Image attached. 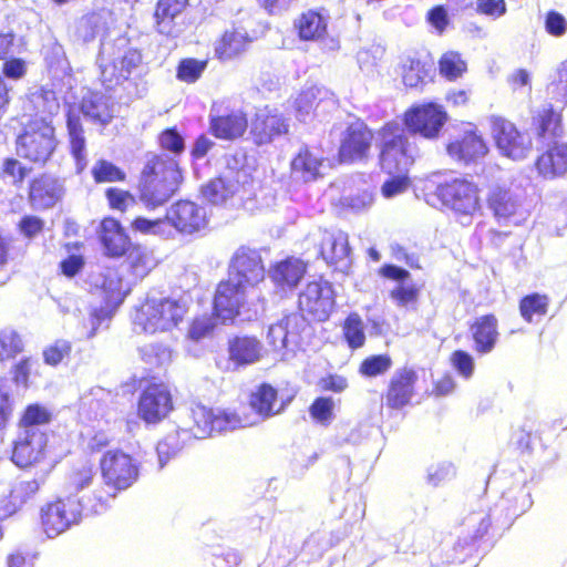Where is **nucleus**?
I'll list each match as a JSON object with an SVG mask.
<instances>
[{"instance_id":"f257e3e1","label":"nucleus","mask_w":567,"mask_h":567,"mask_svg":"<svg viewBox=\"0 0 567 567\" xmlns=\"http://www.w3.org/2000/svg\"><path fill=\"white\" fill-rule=\"evenodd\" d=\"M99 468L104 486L95 488L86 498V508L91 514L107 512L118 493L128 489L140 477V464L121 449L107 450L99 461Z\"/></svg>"},{"instance_id":"f03ea898","label":"nucleus","mask_w":567,"mask_h":567,"mask_svg":"<svg viewBox=\"0 0 567 567\" xmlns=\"http://www.w3.org/2000/svg\"><path fill=\"white\" fill-rule=\"evenodd\" d=\"M182 181V169L174 157L152 153L147 156L138 177V199L148 210H154L175 195Z\"/></svg>"},{"instance_id":"7ed1b4c3","label":"nucleus","mask_w":567,"mask_h":567,"mask_svg":"<svg viewBox=\"0 0 567 567\" xmlns=\"http://www.w3.org/2000/svg\"><path fill=\"white\" fill-rule=\"evenodd\" d=\"M58 145L55 127L44 117L30 118L14 137L16 155L37 168L52 161Z\"/></svg>"},{"instance_id":"20e7f679","label":"nucleus","mask_w":567,"mask_h":567,"mask_svg":"<svg viewBox=\"0 0 567 567\" xmlns=\"http://www.w3.org/2000/svg\"><path fill=\"white\" fill-rule=\"evenodd\" d=\"M246 287L233 279H221L215 288L212 310L213 316L223 324H231L239 317L250 319L266 309L267 299L259 295L250 300Z\"/></svg>"},{"instance_id":"39448f33","label":"nucleus","mask_w":567,"mask_h":567,"mask_svg":"<svg viewBox=\"0 0 567 567\" xmlns=\"http://www.w3.org/2000/svg\"><path fill=\"white\" fill-rule=\"evenodd\" d=\"M188 310L182 298H146L135 308L133 323L147 334L167 333L184 321Z\"/></svg>"},{"instance_id":"423d86ee","label":"nucleus","mask_w":567,"mask_h":567,"mask_svg":"<svg viewBox=\"0 0 567 567\" xmlns=\"http://www.w3.org/2000/svg\"><path fill=\"white\" fill-rule=\"evenodd\" d=\"M380 143L378 164L385 174L409 172L417 157V147L395 120L388 121L378 131Z\"/></svg>"},{"instance_id":"0eeeda50","label":"nucleus","mask_w":567,"mask_h":567,"mask_svg":"<svg viewBox=\"0 0 567 567\" xmlns=\"http://www.w3.org/2000/svg\"><path fill=\"white\" fill-rule=\"evenodd\" d=\"M480 194L478 185L466 178L440 183L434 190V196L443 207L452 210L457 217L468 218L481 210Z\"/></svg>"},{"instance_id":"6e6552de","label":"nucleus","mask_w":567,"mask_h":567,"mask_svg":"<svg viewBox=\"0 0 567 567\" xmlns=\"http://www.w3.org/2000/svg\"><path fill=\"white\" fill-rule=\"evenodd\" d=\"M189 417L192 421L189 431L197 439H207L216 433L234 431L245 426L243 419L235 411L215 410L202 403L192 405Z\"/></svg>"},{"instance_id":"1a4fd4ad","label":"nucleus","mask_w":567,"mask_h":567,"mask_svg":"<svg viewBox=\"0 0 567 567\" xmlns=\"http://www.w3.org/2000/svg\"><path fill=\"white\" fill-rule=\"evenodd\" d=\"M138 382L147 384L137 399L136 414L146 425L159 424L174 410L172 392L164 382H153L147 378H141Z\"/></svg>"},{"instance_id":"9d476101","label":"nucleus","mask_w":567,"mask_h":567,"mask_svg":"<svg viewBox=\"0 0 567 567\" xmlns=\"http://www.w3.org/2000/svg\"><path fill=\"white\" fill-rule=\"evenodd\" d=\"M374 131L361 118L347 124L341 132L337 159L340 164L367 162L371 155Z\"/></svg>"},{"instance_id":"9b49d317","label":"nucleus","mask_w":567,"mask_h":567,"mask_svg":"<svg viewBox=\"0 0 567 567\" xmlns=\"http://www.w3.org/2000/svg\"><path fill=\"white\" fill-rule=\"evenodd\" d=\"M336 293L331 282L322 278L308 281L298 295L297 309L305 318L323 322L334 307Z\"/></svg>"},{"instance_id":"f8f14e48","label":"nucleus","mask_w":567,"mask_h":567,"mask_svg":"<svg viewBox=\"0 0 567 567\" xmlns=\"http://www.w3.org/2000/svg\"><path fill=\"white\" fill-rule=\"evenodd\" d=\"M147 70L142 50L128 48L102 68L101 81L107 90H113L126 82L135 83L143 79Z\"/></svg>"},{"instance_id":"ddd939ff","label":"nucleus","mask_w":567,"mask_h":567,"mask_svg":"<svg viewBox=\"0 0 567 567\" xmlns=\"http://www.w3.org/2000/svg\"><path fill=\"white\" fill-rule=\"evenodd\" d=\"M447 120V113L442 105L426 102L406 109L402 114V126L411 134H417L426 140H435Z\"/></svg>"},{"instance_id":"4468645a","label":"nucleus","mask_w":567,"mask_h":567,"mask_svg":"<svg viewBox=\"0 0 567 567\" xmlns=\"http://www.w3.org/2000/svg\"><path fill=\"white\" fill-rule=\"evenodd\" d=\"M419 372L413 365H402L394 370L386 381L381 395L389 411H402L412 405L417 393Z\"/></svg>"},{"instance_id":"2eb2a0df","label":"nucleus","mask_w":567,"mask_h":567,"mask_svg":"<svg viewBox=\"0 0 567 567\" xmlns=\"http://www.w3.org/2000/svg\"><path fill=\"white\" fill-rule=\"evenodd\" d=\"M491 132L502 155L514 161L526 158L533 148L530 137L526 136L515 123L503 116H492Z\"/></svg>"},{"instance_id":"dca6fc26","label":"nucleus","mask_w":567,"mask_h":567,"mask_svg":"<svg viewBox=\"0 0 567 567\" xmlns=\"http://www.w3.org/2000/svg\"><path fill=\"white\" fill-rule=\"evenodd\" d=\"M227 278L240 282L251 290L266 279V268L260 252L247 246H240L231 256Z\"/></svg>"},{"instance_id":"f3484780","label":"nucleus","mask_w":567,"mask_h":567,"mask_svg":"<svg viewBox=\"0 0 567 567\" xmlns=\"http://www.w3.org/2000/svg\"><path fill=\"white\" fill-rule=\"evenodd\" d=\"M48 443V435L43 431H18L11 443L10 461L23 470L37 466L47 460Z\"/></svg>"},{"instance_id":"a211bd4d","label":"nucleus","mask_w":567,"mask_h":567,"mask_svg":"<svg viewBox=\"0 0 567 567\" xmlns=\"http://www.w3.org/2000/svg\"><path fill=\"white\" fill-rule=\"evenodd\" d=\"M248 128L252 144L264 146L287 135L289 122L280 111L266 105L255 112Z\"/></svg>"},{"instance_id":"6ab92c4d","label":"nucleus","mask_w":567,"mask_h":567,"mask_svg":"<svg viewBox=\"0 0 567 567\" xmlns=\"http://www.w3.org/2000/svg\"><path fill=\"white\" fill-rule=\"evenodd\" d=\"M40 516L43 532L53 538L80 522V504L73 498H59L47 504Z\"/></svg>"},{"instance_id":"aec40b11","label":"nucleus","mask_w":567,"mask_h":567,"mask_svg":"<svg viewBox=\"0 0 567 567\" xmlns=\"http://www.w3.org/2000/svg\"><path fill=\"white\" fill-rule=\"evenodd\" d=\"M165 219L178 233L192 235L204 229L207 225L205 209L195 202L179 199L166 212Z\"/></svg>"},{"instance_id":"412c9836","label":"nucleus","mask_w":567,"mask_h":567,"mask_svg":"<svg viewBox=\"0 0 567 567\" xmlns=\"http://www.w3.org/2000/svg\"><path fill=\"white\" fill-rule=\"evenodd\" d=\"M96 233L103 254L109 258L124 257L134 244L121 221L112 216L101 219Z\"/></svg>"},{"instance_id":"4be33fe9","label":"nucleus","mask_w":567,"mask_h":567,"mask_svg":"<svg viewBox=\"0 0 567 567\" xmlns=\"http://www.w3.org/2000/svg\"><path fill=\"white\" fill-rule=\"evenodd\" d=\"M63 195L62 181L48 173H41L29 182L28 202L37 210H47L54 207Z\"/></svg>"},{"instance_id":"5701e85b","label":"nucleus","mask_w":567,"mask_h":567,"mask_svg":"<svg viewBox=\"0 0 567 567\" xmlns=\"http://www.w3.org/2000/svg\"><path fill=\"white\" fill-rule=\"evenodd\" d=\"M209 133L217 140H241L249 127L248 114L243 109H228L225 113L209 116Z\"/></svg>"},{"instance_id":"b1692460","label":"nucleus","mask_w":567,"mask_h":567,"mask_svg":"<svg viewBox=\"0 0 567 567\" xmlns=\"http://www.w3.org/2000/svg\"><path fill=\"white\" fill-rule=\"evenodd\" d=\"M468 332L475 354L486 355L495 350L499 341L498 318L493 312L478 316L468 323Z\"/></svg>"},{"instance_id":"393cba45","label":"nucleus","mask_w":567,"mask_h":567,"mask_svg":"<svg viewBox=\"0 0 567 567\" xmlns=\"http://www.w3.org/2000/svg\"><path fill=\"white\" fill-rule=\"evenodd\" d=\"M228 361L235 369L245 368L259 362L264 357L261 340L255 334L237 333L227 339Z\"/></svg>"},{"instance_id":"a878e982","label":"nucleus","mask_w":567,"mask_h":567,"mask_svg":"<svg viewBox=\"0 0 567 567\" xmlns=\"http://www.w3.org/2000/svg\"><path fill=\"white\" fill-rule=\"evenodd\" d=\"M534 169L545 181L567 174V142L554 141L542 150L534 161Z\"/></svg>"},{"instance_id":"bb28decb","label":"nucleus","mask_w":567,"mask_h":567,"mask_svg":"<svg viewBox=\"0 0 567 567\" xmlns=\"http://www.w3.org/2000/svg\"><path fill=\"white\" fill-rule=\"evenodd\" d=\"M292 28L301 42H323L329 35V16L323 9H307L296 17Z\"/></svg>"},{"instance_id":"cd10ccee","label":"nucleus","mask_w":567,"mask_h":567,"mask_svg":"<svg viewBox=\"0 0 567 567\" xmlns=\"http://www.w3.org/2000/svg\"><path fill=\"white\" fill-rule=\"evenodd\" d=\"M447 155L464 164L475 163L488 153V146L482 134L476 130L465 131L445 146Z\"/></svg>"},{"instance_id":"c85d7f7f","label":"nucleus","mask_w":567,"mask_h":567,"mask_svg":"<svg viewBox=\"0 0 567 567\" xmlns=\"http://www.w3.org/2000/svg\"><path fill=\"white\" fill-rule=\"evenodd\" d=\"M308 264L300 258L288 256L274 262L269 268V277L276 288L292 291L305 278Z\"/></svg>"},{"instance_id":"c756f323","label":"nucleus","mask_w":567,"mask_h":567,"mask_svg":"<svg viewBox=\"0 0 567 567\" xmlns=\"http://www.w3.org/2000/svg\"><path fill=\"white\" fill-rule=\"evenodd\" d=\"M563 111L547 104L534 111L530 130L537 140H555L564 135Z\"/></svg>"},{"instance_id":"7c9ffc66","label":"nucleus","mask_w":567,"mask_h":567,"mask_svg":"<svg viewBox=\"0 0 567 567\" xmlns=\"http://www.w3.org/2000/svg\"><path fill=\"white\" fill-rule=\"evenodd\" d=\"M254 38L239 29L225 30L214 43V53L220 62H227L243 55Z\"/></svg>"},{"instance_id":"2f4dec72","label":"nucleus","mask_w":567,"mask_h":567,"mask_svg":"<svg viewBox=\"0 0 567 567\" xmlns=\"http://www.w3.org/2000/svg\"><path fill=\"white\" fill-rule=\"evenodd\" d=\"M324 157L310 146L303 145L290 161V173L305 183L315 182L323 176L321 168Z\"/></svg>"},{"instance_id":"473e14b6","label":"nucleus","mask_w":567,"mask_h":567,"mask_svg":"<svg viewBox=\"0 0 567 567\" xmlns=\"http://www.w3.org/2000/svg\"><path fill=\"white\" fill-rule=\"evenodd\" d=\"M433 62L417 53L406 55L400 63L402 83L408 89L424 86L431 79Z\"/></svg>"},{"instance_id":"72a5a7b5","label":"nucleus","mask_w":567,"mask_h":567,"mask_svg":"<svg viewBox=\"0 0 567 567\" xmlns=\"http://www.w3.org/2000/svg\"><path fill=\"white\" fill-rule=\"evenodd\" d=\"M488 209L498 223H508L520 208L518 197L507 187L495 186L487 195Z\"/></svg>"},{"instance_id":"f704fd0d","label":"nucleus","mask_w":567,"mask_h":567,"mask_svg":"<svg viewBox=\"0 0 567 567\" xmlns=\"http://www.w3.org/2000/svg\"><path fill=\"white\" fill-rule=\"evenodd\" d=\"M350 252L347 235L324 230L319 243V256L330 266L343 261Z\"/></svg>"},{"instance_id":"c9c22d12","label":"nucleus","mask_w":567,"mask_h":567,"mask_svg":"<svg viewBox=\"0 0 567 567\" xmlns=\"http://www.w3.org/2000/svg\"><path fill=\"white\" fill-rule=\"evenodd\" d=\"M277 401L278 390L267 382L258 384L248 398L250 409L264 420L279 413L280 408H277Z\"/></svg>"},{"instance_id":"e433bc0d","label":"nucleus","mask_w":567,"mask_h":567,"mask_svg":"<svg viewBox=\"0 0 567 567\" xmlns=\"http://www.w3.org/2000/svg\"><path fill=\"white\" fill-rule=\"evenodd\" d=\"M66 131L70 145V154L75 161L76 172L82 173L86 166L85 135L80 116L72 111L66 113Z\"/></svg>"},{"instance_id":"4c0bfd02","label":"nucleus","mask_w":567,"mask_h":567,"mask_svg":"<svg viewBox=\"0 0 567 567\" xmlns=\"http://www.w3.org/2000/svg\"><path fill=\"white\" fill-rule=\"evenodd\" d=\"M189 0H157L154 12V28L162 34H168L176 17L187 8Z\"/></svg>"},{"instance_id":"58836bf2","label":"nucleus","mask_w":567,"mask_h":567,"mask_svg":"<svg viewBox=\"0 0 567 567\" xmlns=\"http://www.w3.org/2000/svg\"><path fill=\"white\" fill-rule=\"evenodd\" d=\"M53 420V413L49 408L40 403H30L21 411L17 427L18 431L31 432L41 431V426H45Z\"/></svg>"},{"instance_id":"ea45409f","label":"nucleus","mask_w":567,"mask_h":567,"mask_svg":"<svg viewBox=\"0 0 567 567\" xmlns=\"http://www.w3.org/2000/svg\"><path fill=\"white\" fill-rule=\"evenodd\" d=\"M34 166L20 161V157L7 156L0 164V179L20 188L31 175Z\"/></svg>"},{"instance_id":"a19ab883","label":"nucleus","mask_w":567,"mask_h":567,"mask_svg":"<svg viewBox=\"0 0 567 567\" xmlns=\"http://www.w3.org/2000/svg\"><path fill=\"white\" fill-rule=\"evenodd\" d=\"M237 182L224 177L217 176L212 178L203 187V196L213 204H221L227 199L231 198L237 192Z\"/></svg>"},{"instance_id":"79ce46f5","label":"nucleus","mask_w":567,"mask_h":567,"mask_svg":"<svg viewBox=\"0 0 567 567\" xmlns=\"http://www.w3.org/2000/svg\"><path fill=\"white\" fill-rule=\"evenodd\" d=\"M548 307V297L538 292L528 293L522 297L518 302L519 315L528 323L546 316Z\"/></svg>"},{"instance_id":"37998d69","label":"nucleus","mask_w":567,"mask_h":567,"mask_svg":"<svg viewBox=\"0 0 567 567\" xmlns=\"http://www.w3.org/2000/svg\"><path fill=\"white\" fill-rule=\"evenodd\" d=\"M342 338L351 350L360 349L365 343L362 318L358 312H350L342 322Z\"/></svg>"},{"instance_id":"c03bdc74","label":"nucleus","mask_w":567,"mask_h":567,"mask_svg":"<svg viewBox=\"0 0 567 567\" xmlns=\"http://www.w3.org/2000/svg\"><path fill=\"white\" fill-rule=\"evenodd\" d=\"M91 175L95 184L124 183L127 179V174L122 167L105 158L94 162Z\"/></svg>"},{"instance_id":"a18cd8bd","label":"nucleus","mask_w":567,"mask_h":567,"mask_svg":"<svg viewBox=\"0 0 567 567\" xmlns=\"http://www.w3.org/2000/svg\"><path fill=\"white\" fill-rule=\"evenodd\" d=\"M393 365L389 353L371 354L362 359L358 367V373L365 379H374L390 371Z\"/></svg>"},{"instance_id":"49530a36","label":"nucleus","mask_w":567,"mask_h":567,"mask_svg":"<svg viewBox=\"0 0 567 567\" xmlns=\"http://www.w3.org/2000/svg\"><path fill=\"white\" fill-rule=\"evenodd\" d=\"M440 74L449 80L455 81L467 71V63L457 51H446L439 59Z\"/></svg>"},{"instance_id":"de8ad7c7","label":"nucleus","mask_w":567,"mask_h":567,"mask_svg":"<svg viewBox=\"0 0 567 567\" xmlns=\"http://www.w3.org/2000/svg\"><path fill=\"white\" fill-rule=\"evenodd\" d=\"M131 271L138 277L146 276L155 266L151 251L146 250L138 244H133L124 255Z\"/></svg>"},{"instance_id":"09e8293b","label":"nucleus","mask_w":567,"mask_h":567,"mask_svg":"<svg viewBox=\"0 0 567 567\" xmlns=\"http://www.w3.org/2000/svg\"><path fill=\"white\" fill-rule=\"evenodd\" d=\"M213 312L195 316L188 323L186 337L193 342H199L214 334L217 322Z\"/></svg>"},{"instance_id":"8fccbe9b","label":"nucleus","mask_w":567,"mask_h":567,"mask_svg":"<svg viewBox=\"0 0 567 567\" xmlns=\"http://www.w3.org/2000/svg\"><path fill=\"white\" fill-rule=\"evenodd\" d=\"M207 60H197L194 58L182 59L176 68V78L185 83H195L206 70Z\"/></svg>"},{"instance_id":"3c124183","label":"nucleus","mask_w":567,"mask_h":567,"mask_svg":"<svg viewBox=\"0 0 567 567\" xmlns=\"http://www.w3.org/2000/svg\"><path fill=\"white\" fill-rule=\"evenodd\" d=\"M107 206L112 210L125 213L136 205V197L127 189L109 187L105 189Z\"/></svg>"},{"instance_id":"603ef678","label":"nucleus","mask_w":567,"mask_h":567,"mask_svg":"<svg viewBox=\"0 0 567 567\" xmlns=\"http://www.w3.org/2000/svg\"><path fill=\"white\" fill-rule=\"evenodd\" d=\"M157 144L162 151L173 156H179L185 151L184 137L175 126L161 131L157 135Z\"/></svg>"},{"instance_id":"864d4df0","label":"nucleus","mask_w":567,"mask_h":567,"mask_svg":"<svg viewBox=\"0 0 567 567\" xmlns=\"http://www.w3.org/2000/svg\"><path fill=\"white\" fill-rule=\"evenodd\" d=\"M311 419L324 426H328L334 417V402L330 396H318L309 406Z\"/></svg>"},{"instance_id":"5fc2aeb1","label":"nucleus","mask_w":567,"mask_h":567,"mask_svg":"<svg viewBox=\"0 0 567 567\" xmlns=\"http://www.w3.org/2000/svg\"><path fill=\"white\" fill-rule=\"evenodd\" d=\"M23 351V342L14 330L4 329L0 331V360L8 361L16 358Z\"/></svg>"},{"instance_id":"6e6d98bb","label":"nucleus","mask_w":567,"mask_h":567,"mask_svg":"<svg viewBox=\"0 0 567 567\" xmlns=\"http://www.w3.org/2000/svg\"><path fill=\"white\" fill-rule=\"evenodd\" d=\"M322 91L317 86H310L301 90L297 95L293 106L300 115H307L313 112L322 100Z\"/></svg>"},{"instance_id":"4d7b16f0","label":"nucleus","mask_w":567,"mask_h":567,"mask_svg":"<svg viewBox=\"0 0 567 567\" xmlns=\"http://www.w3.org/2000/svg\"><path fill=\"white\" fill-rule=\"evenodd\" d=\"M389 175L390 177L381 186V194L385 198L398 196L406 192L412 185L408 172H395Z\"/></svg>"},{"instance_id":"13d9d810","label":"nucleus","mask_w":567,"mask_h":567,"mask_svg":"<svg viewBox=\"0 0 567 567\" xmlns=\"http://www.w3.org/2000/svg\"><path fill=\"white\" fill-rule=\"evenodd\" d=\"M44 229L45 220L32 214H25L21 216L17 223V230L23 238L28 240L37 238L44 231Z\"/></svg>"},{"instance_id":"bf43d9fd","label":"nucleus","mask_w":567,"mask_h":567,"mask_svg":"<svg viewBox=\"0 0 567 567\" xmlns=\"http://www.w3.org/2000/svg\"><path fill=\"white\" fill-rule=\"evenodd\" d=\"M390 297L399 307L414 308L420 298V288L416 285H398L390 291Z\"/></svg>"},{"instance_id":"052dcab7","label":"nucleus","mask_w":567,"mask_h":567,"mask_svg":"<svg viewBox=\"0 0 567 567\" xmlns=\"http://www.w3.org/2000/svg\"><path fill=\"white\" fill-rule=\"evenodd\" d=\"M72 343L64 339H58L43 350V360L47 364L55 367L71 354Z\"/></svg>"},{"instance_id":"680f3d73","label":"nucleus","mask_w":567,"mask_h":567,"mask_svg":"<svg viewBox=\"0 0 567 567\" xmlns=\"http://www.w3.org/2000/svg\"><path fill=\"white\" fill-rule=\"evenodd\" d=\"M450 363L452 368L464 379H470L475 369L473 355L463 349L454 350L450 354Z\"/></svg>"},{"instance_id":"e2e57ef3","label":"nucleus","mask_w":567,"mask_h":567,"mask_svg":"<svg viewBox=\"0 0 567 567\" xmlns=\"http://www.w3.org/2000/svg\"><path fill=\"white\" fill-rule=\"evenodd\" d=\"M39 484L34 480L20 482L9 493L14 509L20 508L29 498L37 494Z\"/></svg>"},{"instance_id":"0e129e2a","label":"nucleus","mask_w":567,"mask_h":567,"mask_svg":"<svg viewBox=\"0 0 567 567\" xmlns=\"http://www.w3.org/2000/svg\"><path fill=\"white\" fill-rule=\"evenodd\" d=\"M165 218L150 219L145 216H135L131 223L130 228L135 234L141 235H158L163 231Z\"/></svg>"},{"instance_id":"69168bd1","label":"nucleus","mask_w":567,"mask_h":567,"mask_svg":"<svg viewBox=\"0 0 567 567\" xmlns=\"http://www.w3.org/2000/svg\"><path fill=\"white\" fill-rule=\"evenodd\" d=\"M553 99L567 103V58L560 62L556 70V76L549 84Z\"/></svg>"},{"instance_id":"338daca9","label":"nucleus","mask_w":567,"mask_h":567,"mask_svg":"<svg viewBox=\"0 0 567 567\" xmlns=\"http://www.w3.org/2000/svg\"><path fill=\"white\" fill-rule=\"evenodd\" d=\"M544 28L549 35L561 38L567 32V20L558 11L549 10L545 14Z\"/></svg>"},{"instance_id":"774afa93","label":"nucleus","mask_w":567,"mask_h":567,"mask_svg":"<svg viewBox=\"0 0 567 567\" xmlns=\"http://www.w3.org/2000/svg\"><path fill=\"white\" fill-rule=\"evenodd\" d=\"M427 23L435 29L439 34L445 32L450 24L449 13L443 4H436L426 12Z\"/></svg>"}]
</instances>
